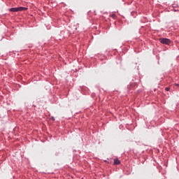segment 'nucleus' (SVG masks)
<instances>
[{
  "label": "nucleus",
  "instance_id": "f257e3e1",
  "mask_svg": "<svg viewBox=\"0 0 179 179\" xmlns=\"http://www.w3.org/2000/svg\"><path fill=\"white\" fill-rule=\"evenodd\" d=\"M10 12H22L23 10H27L26 7H17V8H11L9 9Z\"/></svg>",
  "mask_w": 179,
  "mask_h": 179
},
{
  "label": "nucleus",
  "instance_id": "f03ea898",
  "mask_svg": "<svg viewBox=\"0 0 179 179\" xmlns=\"http://www.w3.org/2000/svg\"><path fill=\"white\" fill-rule=\"evenodd\" d=\"M159 41L162 44H166V45H169L171 43V41L169 38H161Z\"/></svg>",
  "mask_w": 179,
  "mask_h": 179
},
{
  "label": "nucleus",
  "instance_id": "7ed1b4c3",
  "mask_svg": "<svg viewBox=\"0 0 179 179\" xmlns=\"http://www.w3.org/2000/svg\"><path fill=\"white\" fill-rule=\"evenodd\" d=\"M121 162L119 159H114V164L118 165L120 164Z\"/></svg>",
  "mask_w": 179,
  "mask_h": 179
},
{
  "label": "nucleus",
  "instance_id": "20e7f679",
  "mask_svg": "<svg viewBox=\"0 0 179 179\" xmlns=\"http://www.w3.org/2000/svg\"><path fill=\"white\" fill-rule=\"evenodd\" d=\"M165 90H166V92H169V90H170V88L166 87V88H165Z\"/></svg>",
  "mask_w": 179,
  "mask_h": 179
}]
</instances>
